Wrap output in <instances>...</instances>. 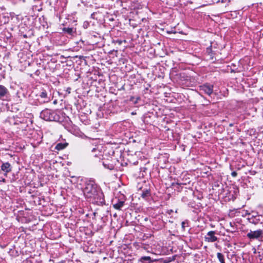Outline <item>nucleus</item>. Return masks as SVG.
<instances>
[{"instance_id":"nucleus-1","label":"nucleus","mask_w":263,"mask_h":263,"mask_svg":"<svg viewBox=\"0 0 263 263\" xmlns=\"http://www.w3.org/2000/svg\"><path fill=\"white\" fill-rule=\"evenodd\" d=\"M82 191L84 196L89 202L98 205L105 204L103 193L94 181H86Z\"/></svg>"},{"instance_id":"nucleus-2","label":"nucleus","mask_w":263,"mask_h":263,"mask_svg":"<svg viewBox=\"0 0 263 263\" xmlns=\"http://www.w3.org/2000/svg\"><path fill=\"white\" fill-rule=\"evenodd\" d=\"M40 117L47 121L62 122L65 120V114L60 110L45 108L41 112Z\"/></svg>"},{"instance_id":"nucleus-3","label":"nucleus","mask_w":263,"mask_h":263,"mask_svg":"<svg viewBox=\"0 0 263 263\" xmlns=\"http://www.w3.org/2000/svg\"><path fill=\"white\" fill-rule=\"evenodd\" d=\"M48 89L42 88L36 93L37 100L40 104L48 103L51 100V95L48 92Z\"/></svg>"},{"instance_id":"nucleus-4","label":"nucleus","mask_w":263,"mask_h":263,"mask_svg":"<svg viewBox=\"0 0 263 263\" xmlns=\"http://www.w3.org/2000/svg\"><path fill=\"white\" fill-rule=\"evenodd\" d=\"M247 237L250 240H262L263 239V230L258 229L255 231L250 230L247 234Z\"/></svg>"},{"instance_id":"nucleus-5","label":"nucleus","mask_w":263,"mask_h":263,"mask_svg":"<svg viewBox=\"0 0 263 263\" xmlns=\"http://www.w3.org/2000/svg\"><path fill=\"white\" fill-rule=\"evenodd\" d=\"M213 85L209 83H205L199 86L200 90L210 96L213 92Z\"/></svg>"},{"instance_id":"nucleus-6","label":"nucleus","mask_w":263,"mask_h":263,"mask_svg":"<svg viewBox=\"0 0 263 263\" xmlns=\"http://www.w3.org/2000/svg\"><path fill=\"white\" fill-rule=\"evenodd\" d=\"M248 217L247 220L250 223L254 224L255 225L259 223L261 221L262 216L260 215H251L250 213L247 214Z\"/></svg>"},{"instance_id":"nucleus-7","label":"nucleus","mask_w":263,"mask_h":263,"mask_svg":"<svg viewBox=\"0 0 263 263\" xmlns=\"http://www.w3.org/2000/svg\"><path fill=\"white\" fill-rule=\"evenodd\" d=\"M216 232L214 231H210L208 232L206 236L204 237L205 241L209 242H213L218 240V238L215 236Z\"/></svg>"},{"instance_id":"nucleus-8","label":"nucleus","mask_w":263,"mask_h":263,"mask_svg":"<svg viewBox=\"0 0 263 263\" xmlns=\"http://www.w3.org/2000/svg\"><path fill=\"white\" fill-rule=\"evenodd\" d=\"M9 96L8 89L5 86L0 84V100H5Z\"/></svg>"},{"instance_id":"nucleus-9","label":"nucleus","mask_w":263,"mask_h":263,"mask_svg":"<svg viewBox=\"0 0 263 263\" xmlns=\"http://www.w3.org/2000/svg\"><path fill=\"white\" fill-rule=\"evenodd\" d=\"M1 167V170L5 172V176H7V174L12 171V166L9 162L3 163Z\"/></svg>"},{"instance_id":"nucleus-10","label":"nucleus","mask_w":263,"mask_h":263,"mask_svg":"<svg viewBox=\"0 0 263 263\" xmlns=\"http://www.w3.org/2000/svg\"><path fill=\"white\" fill-rule=\"evenodd\" d=\"M102 163L106 168L109 170H113L115 168V165L108 160H102Z\"/></svg>"},{"instance_id":"nucleus-11","label":"nucleus","mask_w":263,"mask_h":263,"mask_svg":"<svg viewBox=\"0 0 263 263\" xmlns=\"http://www.w3.org/2000/svg\"><path fill=\"white\" fill-rule=\"evenodd\" d=\"M62 30L65 33L71 35H73L76 32V29L73 28L64 27Z\"/></svg>"},{"instance_id":"nucleus-12","label":"nucleus","mask_w":263,"mask_h":263,"mask_svg":"<svg viewBox=\"0 0 263 263\" xmlns=\"http://www.w3.org/2000/svg\"><path fill=\"white\" fill-rule=\"evenodd\" d=\"M124 204V201L118 200L117 203L113 204V207L116 210H121V208L123 207Z\"/></svg>"},{"instance_id":"nucleus-13","label":"nucleus","mask_w":263,"mask_h":263,"mask_svg":"<svg viewBox=\"0 0 263 263\" xmlns=\"http://www.w3.org/2000/svg\"><path fill=\"white\" fill-rule=\"evenodd\" d=\"M150 196V190L148 189H146L142 191L141 197L144 199H147V198H148Z\"/></svg>"},{"instance_id":"nucleus-14","label":"nucleus","mask_w":263,"mask_h":263,"mask_svg":"<svg viewBox=\"0 0 263 263\" xmlns=\"http://www.w3.org/2000/svg\"><path fill=\"white\" fill-rule=\"evenodd\" d=\"M139 261L141 262L151 263L153 261V260L149 256H142L139 259Z\"/></svg>"},{"instance_id":"nucleus-15","label":"nucleus","mask_w":263,"mask_h":263,"mask_svg":"<svg viewBox=\"0 0 263 263\" xmlns=\"http://www.w3.org/2000/svg\"><path fill=\"white\" fill-rule=\"evenodd\" d=\"M67 145L68 143H58L56 145L55 149H57L58 151H61L66 148Z\"/></svg>"},{"instance_id":"nucleus-16","label":"nucleus","mask_w":263,"mask_h":263,"mask_svg":"<svg viewBox=\"0 0 263 263\" xmlns=\"http://www.w3.org/2000/svg\"><path fill=\"white\" fill-rule=\"evenodd\" d=\"M217 257L220 263H225L224 255L221 253H217Z\"/></svg>"},{"instance_id":"nucleus-17","label":"nucleus","mask_w":263,"mask_h":263,"mask_svg":"<svg viewBox=\"0 0 263 263\" xmlns=\"http://www.w3.org/2000/svg\"><path fill=\"white\" fill-rule=\"evenodd\" d=\"M189 221L188 220H185L181 222V228L183 231L185 230V228L186 227H189Z\"/></svg>"},{"instance_id":"nucleus-18","label":"nucleus","mask_w":263,"mask_h":263,"mask_svg":"<svg viewBox=\"0 0 263 263\" xmlns=\"http://www.w3.org/2000/svg\"><path fill=\"white\" fill-rule=\"evenodd\" d=\"M231 175H232V177H235L237 176V173L235 171H234V172H232Z\"/></svg>"},{"instance_id":"nucleus-19","label":"nucleus","mask_w":263,"mask_h":263,"mask_svg":"<svg viewBox=\"0 0 263 263\" xmlns=\"http://www.w3.org/2000/svg\"><path fill=\"white\" fill-rule=\"evenodd\" d=\"M115 42L117 44H118V45H121L122 44V42H123V41L122 40H117Z\"/></svg>"},{"instance_id":"nucleus-20","label":"nucleus","mask_w":263,"mask_h":263,"mask_svg":"<svg viewBox=\"0 0 263 263\" xmlns=\"http://www.w3.org/2000/svg\"><path fill=\"white\" fill-rule=\"evenodd\" d=\"M211 51H212L211 47H208V48H207V49H206V52H207L209 54H210V52H211Z\"/></svg>"},{"instance_id":"nucleus-21","label":"nucleus","mask_w":263,"mask_h":263,"mask_svg":"<svg viewBox=\"0 0 263 263\" xmlns=\"http://www.w3.org/2000/svg\"><path fill=\"white\" fill-rule=\"evenodd\" d=\"M177 184L179 186H180L181 185H184V184H186L185 183H179V182H177Z\"/></svg>"},{"instance_id":"nucleus-22","label":"nucleus","mask_w":263,"mask_h":263,"mask_svg":"<svg viewBox=\"0 0 263 263\" xmlns=\"http://www.w3.org/2000/svg\"><path fill=\"white\" fill-rule=\"evenodd\" d=\"M140 170H141V171L145 172V170H146V168L145 167H143V168H141Z\"/></svg>"},{"instance_id":"nucleus-23","label":"nucleus","mask_w":263,"mask_h":263,"mask_svg":"<svg viewBox=\"0 0 263 263\" xmlns=\"http://www.w3.org/2000/svg\"><path fill=\"white\" fill-rule=\"evenodd\" d=\"M98 151L97 149H96V148H93L92 149V152H95L96 151Z\"/></svg>"},{"instance_id":"nucleus-24","label":"nucleus","mask_w":263,"mask_h":263,"mask_svg":"<svg viewBox=\"0 0 263 263\" xmlns=\"http://www.w3.org/2000/svg\"><path fill=\"white\" fill-rule=\"evenodd\" d=\"M67 91H68V92L69 93L70 92V88H68L67 90Z\"/></svg>"},{"instance_id":"nucleus-25","label":"nucleus","mask_w":263,"mask_h":263,"mask_svg":"<svg viewBox=\"0 0 263 263\" xmlns=\"http://www.w3.org/2000/svg\"><path fill=\"white\" fill-rule=\"evenodd\" d=\"M94 157H95L96 158H97V155H94Z\"/></svg>"},{"instance_id":"nucleus-26","label":"nucleus","mask_w":263,"mask_h":263,"mask_svg":"<svg viewBox=\"0 0 263 263\" xmlns=\"http://www.w3.org/2000/svg\"><path fill=\"white\" fill-rule=\"evenodd\" d=\"M172 212H173V210H170V213H169L170 214Z\"/></svg>"},{"instance_id":"nucleus-27","label":"nucleus","mask_w":263,"mask_h":263,"mask_svg":"<svg viewBox=\"0 0 263 263\" xmlns=\"http://www.w3.org/2000/svg\"><path fill=\"white\" fill-rule=\"evenodd\" d=\"M230 226H232V222H230Z\"/></svg>"},{"instance_id":"nucleus-28","label":"nucleus","mask_w":263,"mask_h":263,"mask_svg":"<svg viewBox=\"0 0 263 263\" xmlns=\"http://www.w3.org/2000/svg\"><path fill=\"white\" fill-rule=\"evenodd\" d=\"M3 182H5V179H3Z\"/></svg>"}]
</instances>
